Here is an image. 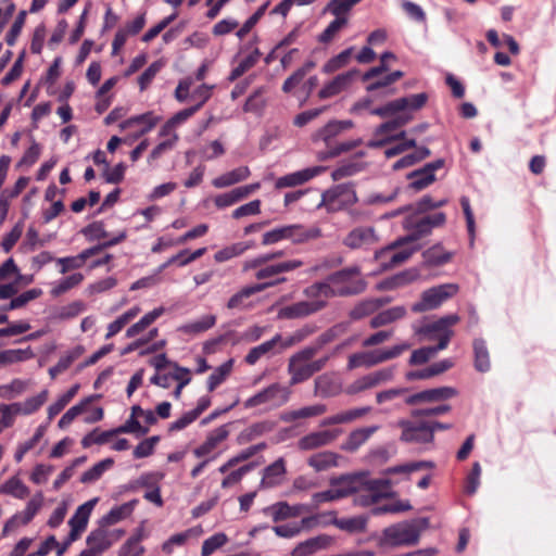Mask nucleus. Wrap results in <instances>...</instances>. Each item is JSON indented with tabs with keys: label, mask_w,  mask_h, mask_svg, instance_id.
<instances>
[{
	"label": "nucleus",
	"mask_w": 556,
	"mask_h": 556,
	"mask_svg": "<svg viewBox=\"0 0 556 556\" xmlns=\"http://www.w3.org/2000/svg\"><path fill=\"white\" fill-rule=\"evenodd\" d=\"M428 100V96L424 92L399 98L387 104L371 109L370 114L380 117H389L396 115L392 121L381 124L375 130V138L368 142L370 148H380L395 140H403L406 132L396 129L406 125L412 121V113L421 109Z\"/></svg>",
	"instance_id": "obj_1"
},
{
	"label": "nucleus",
	"mask_w": 556,
	"mask_h": 556,
	"mask_svg": "<svg viewBox=\"0 0 556 556\" xmlns=\"http://www.w3.org/2000/svg\"><path fill=\"white\" fill-rule=\"evenodd\" d=\"M358 266H350L330 275L325 281L316 282L304 290L306 296H323L327 302L333 296L352 295L366 289Z\"/></svg>",
	"instance_id": "obj_2"
},
{
	"label": "nucleus",
	"mask_w": 556,
	"mask_h": 556,
	"mask_svg": "<svg viewBox=\"0 0 556 556\" xmlns=\"http://www.w3.org/2000/svg\"><path fill=\"white\" fill-rule=\"evenodd\" d=\"M428 527L427 519L400 522L383 530L382 542L391 546H409L419 541L420 532Z\"/></svg>",
	"instance_id": "obj_3"
},
{
	"label": "nucleus",
	"mask_w": 556,
	"mask_h": 556,
	"mask_svg": "<svg viewBox=\"0 0 556 556\" xmlns=\"http://www.w3.org/2000/svg\"><path fill=\"white\" fill-rule=\"evenodd\" d=\"M320 237L318 228H306L300 224L279 226L263 233L262 244L273 245L285 240L294 244L307 242Z\"/></svg>",
	"instance_id": "obj_4"
},
{
	"label": "nucleus",
	"mask_w": 556,
	"mask_h": 556,
	"mask_svg": "<svg viewBox=\"0 0 556 556\" xmlns=\"http://www.w3.org/2000/svg\"><path fill=\"white\" fill-rule=\"evenodd\" d=\"M290 396L291 390L288 387L275 382L247 399L243 406L248 409L263 407L266 410H271L288 403Z\"/></svg>",
	"instance_id": "obj_5"
},
{
	"label": "nucleus",
	"mask_w": 556,
	"mask_h": 556,
	"mask_svg": "<svg viewBox=\"0 0 556 556\" xmlns=\"http://www.w3.org/2000/svg\"><path fill=\"white\" fill-rule=\"evenodd\" d=\"M410 348L409 343L403 342L389 349H378L351 354L349 356L348 369L352 370L359 367L369 368L387 361L399 357Z\"/></svg>",
	"instance_id": "obj_6"
},
{
	"label": "nucleus",
	"mask_w": 556,
	"mask_h": 556,
	"mask_svg": "<svg viewBox=\"0 0 556 556\" xmlns=\"http://www.w3.org/2000/svg\"><path fill=\"white\" fill-rule=\"evenodd\" d=\"M357 201L356 192L351 185H337L321 194L317 207H325L327 212L333 213L348 208Z\"/></svg>",
	"instance_id": "obj_7"
},
{
	"label": "nucleus",
	"mask_w": 556,
	"mask_h": 556,
	"mask_svg": "<svg viewBox=\"0 0 556 556\" xmlns=\"http://www.w3.org/2000/svg\"><path fill=\"white\" fill-rule=\"evenodd\" d=\"M458 321V315H446L433 323L425 325L418 332L424 334L427 340H438L439 343L435 346L442 351L447 348L454 333L452 327Z\"/></svg>",
	"instance_id": "obj_8"
},
{
	"label": "nucleus",
	"mask_w": 556,
	"mask_h": 556,
	"mask_svg": "<svg viewBox=\"0 0 556 556\" xmlns=\"http://www.w3.org/2000/svg\"><path fill=\"white\" fill-rule=\"evenodd\" d=\"M318 353V348L312 345L294 353L289 358L288 374L290 375V384L295 386L308 380L312 377L309 361Z\"/></svg>",
	"instance_id": "obj_9"
},
{
	"label": "nucleus",
	"mask_w": 556,
	"mask_h": 556,
	"mask_svg": "<svg viewBox=\"0 0 556 556\" xmlns=\"http://www.w3.org/2000/svg\"><path fill=\"white\" fill-rule=\"evenodd\" d=\"M457 292L458 286L456 283H444L430 288L422 292L419 302L413 304L412 311L421 313L434 309Z\"/></svg>",
	"instance_id": "obj_10"
},
{
	"label": "nucleus",
	"mask_w": 556,
	"mask_h": 556,
	"mask_svg": "<svg viewBox=\"0 0 556 556\" xmlns=\"http://www.w3.org/2000/svg\"><path fill=\"white\" fill-rule=\"evenodd\" d=\"M397 427L402 429L401 441L406 443H430L433 440L430 422L424 420L401 419Z\"/></svg>",
	"instance_id": "obj_11"
},
{
	"label": "nucleus",
	"mask_w": 556,
	"mask_h": 556,
	"mask_svg": "<svg viewBox=\"0 0 556 556\" xmlns=\"http://www.w3.org/2000/svg\"><path fill=\"white\" fill-rule=\"evenodd\" d=\"M394 371L392 368H382L367 375H364L353 382L348 384L344 392L348 395H356L370 389L377 388L393 378Z\"/></svg>",
	"instance_id": "obj_12"
},
{
	"label": "nucleus",
	"mask_w": 556,
	"mask_h": 556,
	"mask_svg": "<svg viewBox=\"0 0 556 556\" xmlns=\"http://www.w3.org/2000/svg\"><path fill=\"white\" fill-rule=\"evenodd\" d=\"M307 300L299 301L278 311V317L281 319H298L315 314L326 306L323 296H306Z\"/></svg>",
	"instance_id": "obj_13"
},
{
	"label": "nucleus",
	"mask_w": 556,
	"mask_h": 556,
	"mask_svg": "<svg viewBox=\"0 0 556 556\" xmlns=\"http://www.w3.org/2000/svg\"><path fill=\"white\" fill-rule=\"evenodd\" d=\"M125 531L122 529L110 530L106 526L100 522V527L92 530L87 539L86 543L98 556L108 551L114 543H116Z\"/></svg>",
	"instance_id": "obj_14"
},
{
	"label": "nucleus",
	"mask_w": 556,
	"mask_h": 556,
	"mask_svg": "<svg viewBox=\"0 0 556 556\" xmlns=\"http://www.w3.org/2000/svg\"><path fill=\"white\" fill-rule=\"evenodd\" d=\"M97 503L98 498L94 497L78 506L75 514L68 520L71 531L67 536V544H72L74 541H76L86 530L90 515Z\"/></svg>",
	"instance_id": "obj_15"
},
{
	"label": "nucleus",
	"mask_w": 556,
	"mask_h": 556,
	"mask_svg": "<svg viewBox=\"0 0 556 556\" xmlns=\"http://www.w3.org/2000/svg\"><path fill=\"white\" fill-rule=\"evenodd\" d=\"M379 241L374 227L359 226L352 229L344 238L342 243L352 250L367 249Z\"/></svg>",
	"instance_id": "obj_16"
},
{
	"label": "nucleus",
	"mask_w": 556,
	"mask_h": 556,
	"mask_svg": "<svg viewBox=\"0 0 556 556\" xmlns=\"http://www.w3.org/2000/svg\"><path fill=\"white\" fill-rule=\"evenodd\" d=\"M228 435H229V429H228L227 425H223V426L212 430L207 434L204 442L193 450V455L197 458L212 457V456H215V458H216L218 455L216 453V450L219 447V445L224 441H226Z\"/></svg>",
	"instance_id": "obj_17"
},
{
	"label": "nucleus",
	"mask_w": 556,
	"mask_h": 556,
	"mask_svg": "<svg viewBox=\"0 0 556 556\" xmlns=\"http://www.w3.org/2000/svg\"><path fill=\"white\" fill-rule=\"evenodd\" d=\"M342 433L339 429H327L309 432L298 441V448L311 451L332 443Z\"/></svg>",
	"instance_id": "obj_18"
},
{
	"label": "nucleus",
	"mask_w": 556,
	"mask_h": 556,
	"mask_svg": "<svg viewBox=\"0 0 556 556\" xmlns=\"http://www.w3.org/2000/svg\"><path fill=\"white\" fill-rule=\"evenodd\" d=\"M161 121V117L155 115L153 112H146L140 115L132 116L119 124V128L122 130L128 129L134 126H140L137 129V132L132 136L127 137L129 143H132L134 140H137L141 136L151 131L157 123Z\"/></svg>",
	"instance_id": "obj_19"
},
{
	"label": "nucleus",
	"mask_w": 556,
	"mask_h": 556,
	"mask_svg": "<svg viewBox=\"0 0 556 556\" xmlns=\"http://www.w3.org/2000/svg\"><path fill=\"white\" fill-rule=\"evenodd\" d=\"M458 394V391L453 387H440L434 389L424 390L405 397V403L415 405L418 403L441 402L452 399Z\"/></svg>",
	"instance_id": "obj_20"
},
{
	"label": "nucleus",
	"mask_w": 556,
	"mask_h": 556,
	"mask_svg": "<svg viewBox=\"0 0 556 556\" xmlns=\"http://www.w3.org/2000/svg\"><path fill=\"white\" fill-rule=\"evenodd\" d=\"M282 336L276 334L270 340L252 348L244 361L249 365H255L263 357H271L282 351Z\"/></svg>",
	"instance_id": "obj_21"
},
{
	"label": "nucleus",
	"mask_w": 556,
	"mask_h": 556,
	"mask_svg": "<svg viewBox=\"0 0 556 556\" xmlns=\"http://www.w3.org/2000/svg\"><path fill=\"white\" fill-rule=\"evenodd\" d=\"M276 282H261L252 286H245L242 289H240L238 292L232 294L228 302H227V308L229 309H247L251 307V304L249 303V299L264 290H266L269 287H274Z\"/></svg>",
	"instance_id": "obj_22"
},
{
	"label": "nucleus",
	"mask_w": 556,
	"mask_h": 556,
	"mask_svg": "<svg viewBox=\"0 0 556 556\" xmlns=\"http://www.w3.org/2000/svg\"><path fill=\"white\" fill-rule=\"evenodd\" d=\"M326 168L323 166H313L307 167L294 173L287 174L282 177H279L276 182L275 187L277 189H283V188H292L296 186H301L314 177L321 174Z\"/></svg>",
	"instance_id": "obj_23"
},
{
	"label": "nucleus",
	"mask_w": 556,
	"mask_h": 556,
	"mask_svg": "<svg viewBox=\"0 0 556 556\" xmlns=\"http://www.w3.org/2000/svg\"><path fill=\"white\" fill-rule=\"evenodd\" d=\"M260 188V182L241 186L230 190L229 192L216 195L214 198V203L218 208H225L240 202L243 199H247L250 194L254 193Z\"/></svg>",
	"instance_id": "obj_24"
},
{
	"label": "nucleus",
	"mask_w": 556,
	"mask_h": 556,
	"mask_svg": "<svg viewBox=\"0 0 556 556\" xmlns=\"http://www.w3.org/2000/svg\"><path fill=\"white\" fill-rule=\"evenodd\" d=\"M357 74L356 70H352L337 75L332 80L327 83L318 92L320 99L334 97L346 90Z\"/></svg>",
	"instance_id": "obj_25"
},
{
	"label": "nucleus",
	"mask_w": 556,
	"mask_h": 556,
	"mask_svg": "<svg viewBox=\"0 0 556 556\" xmlns=\"http://www.w3.org/2000/svg\"><path fill=\"white\" fill-rule=\"evenodd\" d=\"M308 510L303 504L289 505L287 502H278L264 509V514L270 516L274 521H280L288 518L299 517Z\"/></svg>",
	"instance_id": "obj_26"
},
{
	"label": "nucleus",
	"mask_w": 556,
	"mask_h": 556,
	"mask_svg": "<svg viewBox=\"0 0 556 556\" xmlns=\"http://www.w3.org/2000/svg\"><path fill=\"white\" fill-rule=\"evenodd\" d=\"M331 538L328 535H318L300 542L290 553V556H311L321 549L328 547Z\"/></svg>",
	"instance_id": "obj_27"
},
{
	"label": "nucleus",
	"mask_w": 556,
	"mask_h": 556,
	"mask_svg": "<svg viewBox=\"0 0 556 556\" xmlns=\"http://www.w3.org/2000/svg\"><path fill=\"white\" fill-rule=\"evenodd\" d=\"M341 392V384L333 374H323L315 379L314 393L321 397H331Z\"/></svg>",
	"instance_id": "obj_28"
},
{
	"label": "nucleus",
	"mask_w": 556,
	"mask_h": 556,
	"mask_svg": "<svg viewBox=\"0 0 556 556\" xmlns=\"http://www.w3.org/2000/svg\"><path fill=\"white\" fill-rule=\"evenodd\" d=\"M342 456L331 451L315 453L308 457L307 464L315 471H325L340 466Z\"/></svg>",
	"instance_id": "obj_29"
},
{
	"label": "nucleus",
	"mask_w": 556,
	"mask_h": 556,
	"mask_svg": "<svg viewBox=\"0 0 556 556\" xmlns=\"http://www.w3.org/2000/svg\"><path fill=\"white\" fill-rule=\"evenodd\" d=\"M100 248H89L81 251L79 254L75 256H66L60 257L56 260L58 265L60 266V273L66 274L70 270L81 268L86 261L93 255L99 254Z\"/></svg>",
	"instance_id": "obj_30"
},
{
	"label": "nucleus",
	"mask_w": 556,
	"mask_h": 556,
	"mask_svg": "<svg viewBox=\"0 0 556 556\" xmlns=\"http://www.w3.org/2000/svg\"><path fill=\"white\" fill-rule=\"evenodd\" d=\"M329 484L338 493H342L341 498L358 492L361 485V477L357 475H342L329 480Z\"/></svg>",
	"instance_id": "obj_31"
},
{
	"label": "nucleus",
	"mask_w": 556,
	"mask_h": 556,
	"mask_svg": "<svg viewBox=\"0 0 556 556\" xmlns=\"http://www.w3.org/2000/svg\"><path fill=\"white\" fill-rule=\"evenodd\" d=\"M327 412L325 404H314L309 406L300 407L298 409L283 412L280 419L283 422H293L298 419H308L320 416Z\"/></svg>",
	"instance_id": "obj_32"
},
{
	"label": "nucleus",
	"mask_w": 556,
	"mask_h": 556,
	"mask_svg": "<svg viewBox=\"0 0 556 556\" xmlns=\"http://www.w3.org/2000/svg\"><path fill=\"white\" fill-rule=\"evenodd\" d=\"M407 314L405 306L397 305L376 314L369 321L371 328H380L388 325H391L402 318H404Z\"/></svg>",
	"instance_id": "obj_33"
},
{
	"label": "nucleus",
	"mask_w": 556,
	"mask_h": 556,
	"mask_svg": "<svg viewBox=\"0 0 556 556\" xmlns=\"http://www.w3.org/2000/svg\"><path fill=\"white\" fill-rule=\"evenodd\" d=\"M251 175L248 166H240L230 172L224 173L212 180V185L217 189L230 187L248 179Z\"/></svg>",
	"instance_id": "obj_34"
},
{
	"label": "nucleus",
	"mask_w": 556,
	"mask_h": 556,
	"mask_svg": "<svg viewBox=\"0 0 556 556\" xmlns=\"http://www.w3.org/2000/svg\"><path fill=\"white\" fill-rule=\"evenodd\" d=\"M404 228L410 230L412 233L402 238L405 243H412L419 238L427 236L431 232L425 217L417 218L416 216H408L404 220Z\"/></svg>",
	"instance_id": "obj_35"
},
{
	"label": "nucleus",
	"mask_w": 556,
	"mask_h": 556,
	"mask_svg": "<svg viewBox=\"0 0 556 556\" xmlns=\"http://www.w3.org/2000/svg\"><path fill=\"white\" fill-rule=\"evenodd\" d=\"M302 265V261L299 260H290L277 264H271L263 268H260L255 274V278L258 280L269 279L279 274L294 270L301 267Z\"/></svg>",
	"instance_id": "obj_36"
},
{
	"label": "nucleus",
	"mask_w": 556,
	"mask_h": 556,
	"mask_svg": "<svg viewBox=\"0 0 556 556\" xmlns=\"http://www.w3.org/2000/svg\"><path fill=\"white\" fill-rule=\"evenodd\" d=\"M286 472L283 458H278L264 469L261 485L264 488H273L280 484Z\"/></svg>",
	"instance_id": "obj_37"
},
{
	"label": "nucleus",
	"mask_w": 556,
	"mask_h": 556,
	"mask_svg": "<svg viewBox=\"0 0 556 556\" xmlns=\"http://www.w3.org/2000/svg\"><path fill=\"white\" fill-rule=\"evenodd\" d=\"M138 504L137 500L129 501L127 503H124L122 505L113 507L105 516L101 518V523L103 526H113L126 518H128L136 505Z\"/></svg>",
	"instance_id": "obj_38"
},
{
	"label": "nucleus",
	"mask_w": 556,
	"mask_h": 556,
	"mask_svg": "<svg viewBox=\"0 0 556 556\" xmlns=\"http://www.w3.org/2000/svg\"><path fill=\"white\" fill-rule=\"evenodd\" d=\"M378 426H370L365 428H358L352 431L345 442L342 445V448L349 452L356 451L359 446H362L377 430Z\"/></svg>",
	"instance_id": "obj_39"
},
{
	"label": "nucleus",
	"mask_w": 556,
	"mask_h": 556,
	"mask_svg": "<svg viewBox=\"0 0 556 556\" xmlns=\"http://www.w3.org/2000/svg\"><path fill=\"white\" fill-rule=\"evenodd\" d=\"M164 313L165 308L163 306H160L144 314L137 323L131 325L126 330V337L136 338L141 332H143L150 325H152L159 317H161Z\"/></svg>",
	"instance_id": "obj_40"
},
{
	"label": "nucleus",
	"mask_w": 556,
	"mask_h": 556,
	"mask_svg": "<svg viewBox=\"0 0 556 556\" xmlns=\"http://www.w3.org/2000/svg\"><path fill=\"white\" fill-rule=\"evenodd\" d=\"M389 302L388 299H367L359 302L350 312V317L354 320L362 319L366 316L374 314L377 309L382 307Z\"/></svg>",
	"instance_id": "obj_41"
},
{
	"label": "nucleus",
	"mask_w": 556,
	"mask_h": 556,
	"mask_svg": "<svg viewBox=\"0 0 556 556\" xmlns=\"http://www.w3.org/2000/svg\"><path fill=\"white\" fill-rule=\"evenodd\" d=\"M84 280V275L80 273L72 274L67 277H64L60 280H56L51 283L50 294L53 298H59L70 290L78 287Z\"/></svg>",
	"instance_id": "obj_42"
},
{
	"label": "nucleus",
	"mask_w": 556,
	"mask_h": 556,
	"mask_svg": "<svg viewBox=\"0 0 556 556\" xmlns=\"http://www.w3.org/2000/svg\"><path fill=\"white\" fill-rule=\"evenodd\" d=\"M317 523L314 517H306L300 523L281 525L274 528V532L280 538H293L298 535L302 529H311Z\"/></svg>",
	"instance_id": "obj_43"
},
{
	"label": "nucleus",
	"mask_w": 556,
	"mask_h": 556,
	"mask_svg": "<svg viewBox=\"0 0 556 556\" xmlns=\"http://www.w3.org/2000/svg\"><path fill=\"white\" fill-rule=\"evenodd\" d=\"M0 493L11 495L18 500H24L28 496L29 489L18 477L13 476L1 484Z\"/></svg>",
	"instance_id": "obj_44"
},
{
	"label": "nucleus",
	"mask_w": 556,
	"mask_h": 556,
	"mask_svg": "<svg viewBox=\"0 0 556 556\" xmlns=\"http://www.w3.org/2000/svg\"><path fill=\"white\" fill-rule=\"evenodd\" d=\"M251 247H252V244H250L249 242H236V243L226 245V247L222 248L220 250H218L214 254V261L216 263H224V262L230 261L235 257L242 255Z\"/></svg>",
	"instance_id": "obj_45"
},
{
	"label": "nucleus",
	"mask_w": 556,
	"mask_h": 556,
	"mask_svg": "<svg viewBox=\"0 0 556 556\" xmlns=\"http://www.w3.org/2000/svg\"><path fill=\"white\" fill-rule=\"evenodd\" d=\"M350 328V323L342 321L338 323L325 332H323L317 339L313 348H318V351L326 344L334 341L336 339L340 338L344 333L348 332Z\"/></svg>",
	"instance_id": "obj_46"
},
{
	"label": "nucleus",
	"mask_w": 556,
	"mask_h": 556,
	"mask_svg": "<svg viewBox=\"0 0 556 556\" xmlns=\"http://www.w3.org/2000/svg\"><path fill=\"white\" fill-rule=\"evenodd\" d=\"M141 312V308L139 306H132L125 313H123L121 316H118L114 321L109 324L108 326V332L105 334L106 339H110L114 337L116 333H118L128 323H130L132 319H135L139 313Z\"/></svg>",
	"instance_id": "obj_47"
},
{
	"label": "nucleus",
	"mask_w": 556,
	"mask_h": 556,
	"mask_svg": "<svg viewBox=\"0 0 556 556\" xmlns=\"http://www.w3.org/2000/svg\"><path fill=\"white\" fill-rule=\"evenodd\" d=\"M216 324L214 315H204L197 320L187 323L179 328V331L187 334H199L211 329Z\"/></svg>",
	"instance_id": "obj_48"
},
{
	"label": "nucleus",
	"mask_w": 556,
	"mask_h": 556,
	"mask_svg": "<svg viewBox=\"0 0 556 556\" xmlns=\"http://www.w3.org/2000/svg\"><path fill=\"white\" fill-rule=\"evenodd\" d=\"M315 67V63L312 61L306 62L300 68H298L292 75H290L282 85V91L290 93L295 87H298L304 79V77Z\"/></svg>",
	"instance_id": "obj_49"
},
{
	"label": "nucleus",
	"mask_w": 556,
	"mask_h": 556,
	"mask_svg": "<svg viewBox=\"0 0 556 556\" xmlns=\"http://www.w3.org/2000/svg\"><path fill=\"white\" fill-rule=\"evenodd\" d=\"M35 356L30 348L11 349L0 352V364L8 365L24 362Z\"/></svg>",
	"instance_id": "obj_50"
},
{
	"label": "nucleus",
	"mask_w": 556,
	"mask_h": 556,
	"mask_svg": "<svg viewBox=\"0 0 556 556\" xmlns=\"http://www.w3.org/2000/svg\"><path fill=\"white\" fill-rule=\"evenodd\" d=\"M362 0H331L326 11L331 13L334 17L343 18L349 22V14L352 8Z\"/></svg>",
	"instance_id": "obj_51"
},
{
	"label": "nucleus",
	"mask_w": 556,
	"mask_h": 556,
	"mask_svg": "<svg viewBox=\"0 0 556 556\" xmlns=\"http://www.w3.org/2000/svg\"><path fill=\"white\" fill-rule=\"evenodd\" d=\"M407 244L408 243H402L395 250H393V253L390 256V261L384 263V270L403 264L413 255L415 251H417V247H408Z\"/></svg>",
	"instance_id": "obj_52"
},
{
	"label": "nucleus",
	"mask_w": 556,
	"mask_h": 556,
	"mask_svg": "<svg viewBox=\"0 0 556 556\" xmlns=\"http://www.w3.org/2000/svg\"><path fill=\"white\" fill-rule=\"evenodd\" d=\"M233 367V359H228L223 363L220 366L215 368V370L210 375L207 379V389L208 391L215 390L220 383H223L226 378L230 375Z\"/></svg>",
	"instance_id": "obj_53"
},
{
	"label": "nucleus",
	"mask_w": 556,
	"mask_h": 556,
	"mask_svg": "<svg viewBox=\"0 0 556 556\" xmlns=\"http://www.w3.org/2000/svg\"><path fill=\"white\" fill-rule=\"evenodd\" d=\"M475 367L478 371L485 372L490 369L489 351L483 340L477 339L473 342Z\"/></svg>",
	"instance_id": "obj_54"
},
{
	"label": "nucleus",
	"mask_w": 556,
	"mask_h": 556,
	"mask_svg": "<svg viewBox=\"0 0 556 556\" xmlns=\"http://www.w3.org/2000/svg\"><path fill=\"white\" fill-rule=\"evenodd\" d=\"M48 400V391L43 390L39 394L28 397L23 403H15L18 407V415H30L38 410Z\"/></svg>",
	"instance_id": "obj_55"
},
{
	"label": "nucleus",
	"mask_w": 556,
	"mask_h": 556,
	"mask_svg": "<svg viewBox=\"0 0 556 556\" xmlns=\"http://www.w3.org/2000/svg\"><path fill=\"white\" fill-rule=\"evenodd\" d=\"M78 390L79 384H74L64 394L60 395L59 399L48 407V419L52 420L58 414H60L77 394Z\"/></svg>",
	"instance_id": "obj_56"
},
{
	"label": "nucleus",
	"mask_w": 556,
	"mask_h": 556,
	"mask_svg": "<svg viewBox=\"0 0 556 556\" xmlns=\"http://www.w3.org/2000/svg\"><path fill=\"white\" fill-rule=\"evenodd\" d=\"M113 464L114 460L112 458H105L97 463L81 475L80 481L83 483H92L99 480L101 476L113 466Z\"/></svg>",
	"instance_id": "obj_57"
},
{
	"label": "nucleus",
	"mask_w": 556,
	"mask_h": 556,
	"mask_svg": "<svg viewBox=\"0 0 556 556\" xmlns=\"http://www.w3.org/2000/svg\"><path fill=\"white\" fill-rule=\"evenodd\" d=\"M261 56V52L257 48H254L253 51L243 58L239 64L231 71L229 75V80L233 81L242 76L247 71L253 67Z\"/></svg>",
	"instance_id": "obj_58"
},
{
	"label": "nucleus",
	"mask_w": 556,
	"mask_h": 556,
	"mask_svg": "<svg viewBox=\"0 0 556 556\" xmlns=\"http://www.w3.org/2000/svg\"><path fill=\"white\" fill-rule=\"evenodd\" d=\"M409 188L415 191H420L430 186L434 180V174H428L424 168L412 172L408 176Z\"/></svg>",
	"instance_id": "obj_59"
},
{
	"label": "nucleus",
	"mask_w": 556,
	"mask_h": 556,
	"mask_svg": "<svg viewBox=\"0 0 556 556\" xmlns=\"http://www.w3.org/2000/svg\"><path fill=\"white\" fill-rule=\"evenodd\" d=\"M45 432H46V427L45 426H39L36 429L34 435L29 440L21 443L17 446V450H16L15 455H14V458H15V460L17 463H20L23 459V457L25 456V454L28 451H30L31 448H34L38 444V442L45 435Z\"/></svg>",
	"instance_id": "obj_60"
},
{
	"label": "nucleus",
	"mask_w": 556,
	"mask_h": 556,
	"mask_svg": "<svg viewBox=\"0 0 556 556\" xmlns=\"http://www.w3.org/2000/svg\"><path fill=\"white\" fill-rule=\"evenodd\" d=\"M452 254L444 252L441 245H434L424 252L425 262L429 265H442L447 263Z\"/></svg>",
	"instance_id": "obj_61"
},
{
	"label": "nucleus",
	"mask_w": 556,
	"mask_h": 556,
	"mask_svg": "<svg viewBox=\"0 0 556 556\" xmlns=\"http://www.w3.org/2000/svg\"><path fill=\"white\" fill-rule=\"evenodd\" d=\"M91 402V397H88V399H85L83 400L81 402H79L78 404L72 406L62 417L61 419L59 420V427L61 429H65L67 428L74 420L76 417H78L79 415H81L87 405Z\"/></svg>",
	"instance_id": "obj_62"
},
{
	"label": "nucleus",
	"mask_w": 556,
	"mask_h": 556,
	"mask_svg": "<svg viewBox=\"0 0 556 556\" xmlns=\"http://www.w3.org/2000/svg\"><path fill=\"white\" fill-rule=\"evenodd\" d=\"M333 525L340 530H344L348 532H361L366 527V519L364 517H351V518H341L336 519Z\"/></svg>",
	"instance_id": "obj_63"
},
{
	"label": "nucleus",
	"mask_w": 556,
	"mask_h": 556,
	"mask_svg": "<svg viewBox=\"0 0 556 556\" xmlns=\"http://www.w3.org/2000/svg\"><path fill=\"white\" fill-rule=\"evenodd\" d=\"M227 542H228V538L225 533H223V532L215 533L214 535H212L203 541L202 548H201V555L210 556L216 549L224 546Z\"/></svg>",
	"instance_id": "obj_64"
}]
</instances>
